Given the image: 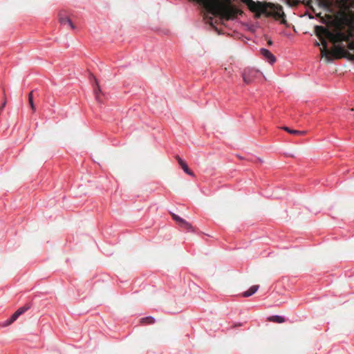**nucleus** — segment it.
I'll return each instance as SVG.
<instances>
[{"instance_id": "obj_1", "label": "nucleus", "mask_w": 354, "mask_h": 354, "mask_svg": "<svg viewBox=\"0 0 354 354\" xmlns=\"http://www.w3.org/2000/svg\"><path fill=\"white\" fill-rule=\"evenodd\" d=\"M294 4H304L315 13V7L331 12L334 19L328 28L315 27V35L322 48V57L327 60L349 57L354 59V0H293Z\"/></svg>"}, {"instance_id": "obj_2", "label": "nucleus", "mask_w": 354, "mask_h": 354, "mask_svg": "<svg viewBox=\"0 0 354 354\" xmlns=\"http://www.w3.org/2000/svg\"><path fill=\"white\" fill-rule=\"evenodd\" d=\"M213 15L220 16L225 20L234 19L243 11L231 3V0H194Z\"/></svg>"}, {"instance_id": "obj_3", "label": "nucleus", "mask_w": 354, "mask_h": 354, "mask_svg": "<svg viewBox=\"0 0 354 354\" xmlns=\"http://www.w3.org/2000/svg\"><path fill=\"white\" fill-rule=\"evenodd\" d=\"M32 306L31 302L26 303L24 306L19 307L9 318L2 323V326L6 327L15 322L19 316L25 313Z\"/></svg>"}, {"instance_id": "obj_4", "label": "nucleus", "mask_w": 354, "mask_h": 354, "mask_svg": "<svg viewBox=\"0 0 354 354\" xmlns=\"http://www.w3.org/2000/svg\"><path fill=\"white\" fill-rule=\"evenodd\" d=\"M241 1L245 3L252 12H256L257 17H259L261 13H267V6L261 2H254L253 0H241Z\"/></svg>"}, {"instance_id": "obj_5", "label": "nucleus", "mask_w": 354, "mask_h": 354, "mask_svg": "<svg viewBox=\"0 0 354 354\" xmlns=\"http://www.w3.org/2000/svg\"><path fill=\"white\" fill-rule=\"evenodd\" d=\"M267 6V13H264L267 16H273L276 19H281L285 17V14L283 11V8L279 5H274V4H266Z\"/></svg>"}, {"instance_id": "obj_6", "label": "nucleus", "mask_w": 354, "mask_h": 354, "mask_svg": "<svg viewBox=\"0 0 354 354\" xmlns=\"http://www.w3.org/2000/svg\"><path fill=\"white\" fill-rule=\"evenodd\" d=\"M261 75L259 71L252 68H246L243 73V81L247 84H250L257 76Z\"/></svg>"}, {"instance_id": "obj_7", "label": "nucleus", "mask_w": 354, "mask_h": 354, "mask_svg": "<svg viewBox=\"0 0 354 354\" xmlns=\"http://www.w3.org/2000/svg\"><path fill=\"white\" fill-rule=\"evenodd\" d=\"M93 95L97 102L104 103V100H106L109 97V94L105 90H92Z\"/></svg>"}, {"instance_id": "obj_8", "label": "nucleus", "mask_w": 354, "mask_h": 354, "mask_svg": "<svg viewBox=\"0 0 354 354\" xmlns=\"http://www.w3.org/2000/svg\"><path fill=\"white\" fill-rule=\"evenodd\" d=\"M260 53L263 57L270 64H272L276 62V57L270 50L266 48H261Z\"/></svg>"}, {"instance_id": "obj_9", "label": "nucleus", "mask_w": 354, "mask_h": 354, "mask_svg": "<svg viewBox=\"0 0 354 354\" xmlns=\"http://www.w3.org/2000/svg\"><path fill=\"white\" fill-rule=\"evenodd\" d=\"M59 21L62 25L68 24L72 29H75V26L71 21V20L63 12L59 14Z\"/></svg>"}, {"instance_id": "obj_10", "label": "nucleus", "mask_w": 354, "mask_h": 354, "mask_svg": "<svg viewBox=\"0 0 354 354\" xmlns=\"http://www.w3.org/2000/svg\"><path fill=\"white\" fill-rule=\"evenodd\" d=\"M177 160H178V165H180V167L182 168V169L184 171V172L185 174H187L189 176H193L194 175V172L189 168L187 162L184 160H183L179 156H178Z\"/></svg>"}, {"instance_id": "obj_11", "label": "nucleus", "mask_w": 354, "mask_h": 354, "mask_svg": "<svg viewBox=\"0 0 354 354\" xmlns=\"http://www.w3.org/2000/svg\"><path fill=\"white\" fill-rule=\"evenodd\" d=\"M259 288V285L252 286L248 290L244 291L242 293V296L243 297H249L253 295L258 290Z\"/></svg>"}, {"instance_id": "obj_12", "label": "nucleus", "mask_w": 354, "mask_h": 354, "mask_svg": "<svg viewBox=\"0 0 354 354\" xmlns=\"http://www.w3.org/2000/svg\"><path fill=\"white\" fill-rule=\"evenodd\" d=\"M268 320L274 323L281 324L286 322V318L283 315H274L268 318Z\"/></svg>"}, {"instance_id": "obj_13", "label": "nucleus", "mask_w": 354, "mask_h": 354, "mask_svg": "<svg viewBox=\"0 0 354 354\" xmlns=\"http://www.w3.org/2000/svg\"><path fill=\"white\" fill-rule=\"evenodd\" d=\"M283 129L284 131H286V132H288V133H289L290 134L295 135V136H304V135L306 134V131H299V130L292 129H290V127H286V126H284L283 127Z\"/></svg>"}, {"instance_id": "obj_14", "label": "nucleus", "mask_w": 354, "mask_h": 354, "mask_svg": "<svg viewBox=\"0 0 354 354\" xmlns=\"http://www.w3.org/2000/svg\"><path fill=\"white\" fill-rule=\"evenodd\" d=\"M185 224L184 223H180L178 225V226L182 228L183 230L187 231V232H195V229L194 227L191 225V223H189V222H187L186 220H185Z\"/></svg>"}, {"instance_id": "obj_15", "label": "nucleus", "mask_w": 354, "mask_h": 354, "mask_svg": "<svg viewBox=\"0 0 354 354\" xmlns=\"http://www.w3.org/2000/svg\"><path fill=\"white\" fill-rule=\"evenodd\" d=\"M156 322V319L152 316H147L140 319V323L142 324H153Z\"/></svg>"}, {"instance_id": "obj_16", "label": "nucleus", "mask_w": 354, "mask_h": 354, "mask_svg": "<svg viewBox=\"0 0 354 354\" xmlns=\"http://www.w3.org/2000/svg\"><path fill=\"white\" fill-rule=\"evenodd\" d=\"M34 91H35V90H31V91L28 93V102H29L30 106L33 112H35L36 111V107H35V105L34 104V100H33V92Z\"/></svg>"}, {"instance_id": "obj_17", "label": "nucleus", "mask_w": 354, "mask_h": 354, "mask_svg": "<svg viewBox=\"0 0 354 354\" xmlns=\"http://www.w3.org/2000/svg\"><path fill=\"white\" fill-rule=\"evenodd\" d=\"M171 217H172V219L178 224L179 225L180 223H185V219L181 218L180 216L174 214V213H172L171 214Z\"/></svg>"}, {"instance_id": "obj_18", "label": "nucleus", "mask_w": 354, "mask_h": 354, "mask_svg": "<svg viewBox=\"0 0 354 354\" xmlns=\"http://www.w3.org/2000/svg\"><path fill=\"white\" fill-rule=\"evenodd\" d=\"M94 79V82H95V84L97 86V87H100V86L98 85V82L96 80V79L95 77H93Z\"/></svg>"}, {"instance_id": "obj_19", "label": "nucleus", "mask_w": 354, "mask_h": 354, "mask_svg": "<svg viewBox=\"0 0 354 354\" xmlns=\"http://www.w3.org/2000/svg\"><path fill=\"white\" fill-rule=\"evenodd\" d=\"M268 44L269 46H272V41L270 39H269V40L268 41Z\"/></svg>"}, {"instance_id": "obj_20", "label": "nucleus", "mask_w": 354, "mask_h": 354, "mask_svg": "<svg viewBox=\"0 0 354 354\" xmlns=\"http://www.w3.org/2000/svg\"><path fill=\"white\" fill-rule=\"evenodd\" d=\"M242 325H243V324H242V323H238V324H235V326H242Z\"/></svg>"}, {"instance_id": "obj_21", "label": "nucleus", "mask_w": 354, "mask_h": 354, "mask_svg": "<svg viewBox=\"0 0 354 354\" xmlns=\"http://www.w3.org/2000/svg\"><path fill=\"white\" fill-rule=\"evenodd\" d=\"M319 45H320V44H319V43L316 42V46H319Z\"/></svg>"}]
</instances>
